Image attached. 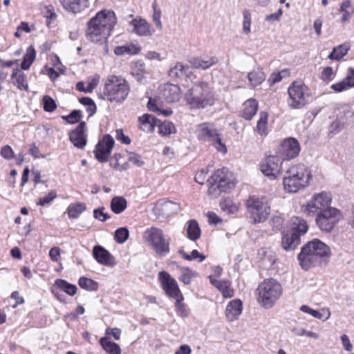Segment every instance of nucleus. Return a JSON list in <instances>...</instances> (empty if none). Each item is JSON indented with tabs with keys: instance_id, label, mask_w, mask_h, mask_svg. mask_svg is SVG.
Returning a JSON list of instances; mask_svg holds the SVG:
<instances>
[{
	"instance_id": "obj_5",
	"label": "nucleus",
	"mask_w": 354,
	"mask_h": 354,
	"mask_svg": "<svg viewBox=\"0 0 354 354\" xmlns=\"http://www.w3.org/2000/svg\"><path fill=\"white\" fill-rule=\"evenodd\" d=\"M130 91V84L125 77L110 75L104 80L100 97L111 103L120 104L127 99Z\"/></svg>"
},
{
	"instance_id": "obj_17",
	"label": "nucleus",
	"mask_w": 354,
	"mask_h": 354,
	"mask_svg": "<svg viewBox=\"0 0 354 354\" xmlns=\"http://www.w3.org/2000/svg\"><path fill=\"white\" fill-rule=\"evenodd\" d=\"M181 209L180 203L165 199L158 201L153 208L157 216L168 218L177 214Z\"/></svg>"
},
{
	"instance_id": "obj_14",
	"label": "nucleus",
	"mask_w": 354,
	"mask_h": 354,
	"mask_svg": "<svg viewBox=\"0 0 354 354\" xmlns=\"http://www.w3.org/2000/svg\"><path fill=\"white\" fill-rule=\"evenodd\" d=\"M248 212L253 221H266L270 214V207L263 198L250 196L246 201Z\"/></svg>"
},
{
	"instance_id": "obj_60",
	"label": "nucleus",
	"mask_w": 354,
	"mask_h": 354,
	"mask_svg": "<svg viewBox=\"0 0 354 354\" xmlns=\"http://www.w3.org/2000/svg\"><path fill=\"white\" fill-rule=\"evenodd\" d=\"M185 259L192 261L198 259L199 262H202L205 259V256L200 253L197 250H194L190 254H185Z\"/></svg>"
},
{
	"instance_id": "obj_62",
	"label": "nucleus",
	"mask_w": 354,
	"mask_h": 354,
	"mask_svg": "<svg viewBox=\"0 0 354 354\" xmlns=\"http://www.w3.org/2000/svg\"><path fill=\"white\" fill-rule=\"evenodd\" d=\"M46 74L49 77L52 81H55L59 76L60 71H56L54 67L44 66Z\"/></svg>"
},
{
	"instance_id": "obj_39",
	"label": "nucleus",
	"mask_w": 354,
	"mask_h": 354,
	"mask_svg": "<svg viewBox=\"0 0 354 354\" xmlns=\"http://www.w3.org/2000/svg\"><path fill=\"white\" fill-rule=\"evenodd\" d=\"M158 133L162 136H168L176 133V129L173 122L164 121L158 123Z\"/></svg>"
},
{
	"instance_id": "obj_53",
	"label": "nucleus",
	"mask_w": 354,
	"mask_h": 354,
	"mask_svg": "<svg viewBox=\"0 0 354 354\" xmlns=\"http://www.w3.org/2000/svg\"><path fill=\"white\" fill-rule=\"evenodd\" d=\"M129 237V230L126 227L118 228L115 232V239L119 243H124Z\"/></svg>"
},
{
	"instance_id": "obj_59",
	"label": "nucleus",
	"mask_w": 354,
	"mask_h": 354,
	"mask_svg": "<svg viewBox=\"0 0 354 354\" xmlns=\"http://www.w3.org/2000/svg\"><path fill=\"white\" fill-rule=\"evenodd\" d=\"M221 209L227 210L229 213L234 214L238 210V207L230 200H225L221 203Z\"/></svg>"
},
{
	"instance_id": "obj_4",
	"label": "nucleus",
	"mask_w": 354,
	"mask_h": 354,
	"mask_svg": "<svg viewBox=\"0 0 354 354\" xmlns=\"http://www.w3.org/2000/svg\"><path fill=\"white\" fill-rule=\"evenodd\" d=\"M185 100L186 105L191 110L212 106L216 100L214 87L207 82H197L187 91Z\"/></svg>"
},
{
	"instance_id": "obj_48",
	"label": "nucleus",
	"mask_w": 354,
	"mask_h": 354,
	"mask_svg": "<svg viewBox=\"0 0 354 354\" xmlns=\"http://www.w3.org/2000/svg\"><path fill=\"white\" fill-rule=\"evenodd\" d=\"M184 297L182 295V298L175 299V307L176 308L178 315L182 317H186L189 315V310L187 308V306L182 302Z\"/></svg>"
},
{
	"instance_id": "obj_63",
	"label": "nucleus",
	"mask_w": 354,
	"mask_h": 354,
	"mask_svg": "<svg viewBox=\"0 0 354 354\" xmlns=\"http://www.w3.org/2000/svg\"><path fill=\"white\" fill-rule=\"evenodd\" d=\"M115 138L121 142L122 144L129 145L131 143V139L129 136L124 135L122 129H117L115 131Z\"/></svg>"
},
{
	"instance_id": "obj_11",
	"label": "nucleus",
	"mask_w": 354,
	"mask_h": 354,
	"mask_svg": "<svg viewBox=\"0 0 354 354\" xmlns=\"http://www.w3.org/2000/svg\"><path fill=\"white\" fill-rule=\"evenodd\" d=\"M308 229L306 223H292L290 229L281 233V246L286 252L295 250L301 243V236Z\"/></svg>"
},
{
	"instance_id": "obj_58",
	"label": "nucleus",
	"mask_w": 354,
	"mask_h": 354,
	"mask_svg": "<svg viewBox=\"0 0 354 354\" xmlns=\"http://www.w3.org/2000/svg\"><path fill=\"white\" fill-rule=\"evenodd\" d=\"M300 310L304 313H308L310 315H312L313 317H315L317 319H322L323 317L322 313H321L320 311H318L317 310H314L306 305H302L300 307Z\"/></svg>"
},
{
	"instance_id": "obj_38",
	"label": "nucleus",
	"mask_w": 354,
	"mask_h": 354,
	"mask_svg": "<svg viewBox=\"0 0 354 354\" xmlns=\"http://www.w3.org/2000/svg\"><path fill=\"white\" fill-rule=\"evenodd\" d=\"M248 80L253 87L260 85L266 79V75L261 70H253L248 75Z\"/></svg>"
},
{
	"instance_id": "obj_33",
	"label": "nucleus",
	"mask_w": 354,
	"mask_h": 354,
	"mask_svg": "<svg viewBox=\"0 0 354 354\" xmlns=\"http://www.w3.org/2000/svg\"><path fill=\"white\" fill-rule=\"evenodd\" d=\"M36 58V50L33 46H30L27 48L26 52L23 57L21 63V68L22 70H28Z\"/></svg>"
},
{
	"instance_id": "obj_61",
	"label": "nucleus",
	"mask_w": 354,
	"mask_h": 354,
	"mask_svg": "<svg viewBox=\"0 0 354 354\" xmlns=\"http://www.w3.org/2000/svg\"><path fill=\"white\" fill-rule=\"evenodd\" d=\"M56 197H57L56 192L51 191L47 195L44 196L42 198H40L38 204L41 206H44V205L50 203Z\"/></svg>"
},
{
	"instance_id": "obj_26",
	"label": "nucleus",
	"mask_w": 354,
	"mask_h": 354,
	"mask_svg": "<svg viewBox=\"0 0 354 354\" xmlns=\"http://www.w3.org/2000/svg\"><path fill=\"white\" fill-rule=\"evenodd\" d=\"M12 83L20 91H28L29 86L26 74L18 68H14L10 76Z\"/></svg>"
},
{
	"instance_id": "obj_7",
	"label": "nucleus",
	"mask_w": 354,
	"mask_h": 354,
	"mask_svg": "<svg viewBox=\"0 0 354 354\" xmlns=\"http://www.w3.org/2000/svg\"><path fill=\"white\" fill-rule=\"evenodd\" d=\"M207 194L213 197H218L223 192H226L234 187L232 174L228 169L223 167L214 171L207 180Z\"/></svg>"
},
{
	"instance_id": "obj_21",
	"label": "nucleus",
	"mask_w": 354,
	"mask_h": 354,
	"mask_svg": "<svg viewBox=\"0 0 354 354\" xmlns=\"http://www.w3.org/2000/svg\"><path fill=\"white\" fill-rule=\"evenodd\" d=\"M138 128L147 133H153L160 120L155 116L145 113L138 118Z\"/></svg>"
},
{
	"instance_id": "obj_52",
	"label": "nucleus",
	"mask_w": 354,
	"mask_h": 354,
	"mask_svg": "<svg viewBox=\"0 0 354 354\" xmlns=\"http://www.w3.org/2000/svg\"><path fill=\"white\" fill-rule=\"evenodd\" d=\"M180 271L181 274L179 277V280L185 284H189L191 283L192 278L194 276V273L188 268H182Z\"/></svg>"
},
{
	"instance_id": "obj_51",
	"label": "nucleus",
	"mask_w": 354,
	"mask_h": 354,
	"mask_svg": "<svg viewBox=\"0 0 354 354\" xmlns=\"http://www.w3.org/2000/svg\"><path fill=\"white\" fill-rule=\"evenodd\" d=\"M43 15L44 17L46 18L47 26H49L51 21L55 19L57 17L54 6L51 4L47 5L44 7Z\"/></svg>"
},
{
	"instance_id": "obj_3",
	"label": "nucleus",
	"mask_w": 354,
	"mask_h": 354,
	"mask_svg": "<svg viewBox=\"0 0 354 354\" xmlns=\"http://www.w3.org/2000/svg\"><path fill=\"white\" fill-rule=\"evenodd\" d=\"M332 201L330 193L322 192L315 194L305 207V213L310 217H315V221L333 220L339 221L342 218L339 209L329 207Z\"/></svg>"
},
{
	"instance_id": "obj_64",
	"label": "nucleus",
	"mask_w": 354,
	"mask_h": 354,
	"mask_svg": "<svg viewBox=\"0 0 354 354\" xmlns=\"http://www.w3.org/2000/svg\"><path fill=\"white\" fill-rule=\"evenodd\" d=\"M104 211V207L95 209L93 212L95 218L100 221H105L106 219L110 218L109 215Z\"/></svg>"
},
{
	"instance_id": "obj_27",
	"label": "nucleus",
	"mask_w": 354,
	"mask_h": 354,
	"mask_svg": "<svg viewBox=\"0 0 354 354\" xmlns=\"http://www.w3.org/2000/svg\"><path fill=\"white\" fill-rule=\"evenodd\" d=\"M110 166L116 171L127 170L129 167L127 156L125 153H115L110 159Z\"/></svg>"
},
{
	"instance_id": "obj_29",
	"label": "nucleus",
	"mask_w": 354,
	"mask_h": 354,
	"mask_svg": "<svg viewBox=\"0 0 354 354\" xmlns=\"http://www.w3.org/2000/svg\"><path fill=\"white\" fill-rule=\"evenodd\" d=\"M93 254L94 258L99 263L105 266L113 265V263L112 262V256L103 247L100 245L95 246L93 250Z\"/></svg>"
},
{
	"instance_id": "obj_10",
	"label": "nucleus",
	"mask_w": 354,
	"mask_h": 354,
	"mask_svg": "<svg viewBox=\"0 0 354 354\" xmlns=\"http://www.w3.org/2000/svg\"><path fill=\"white\" fill-rule=\"evenodd\" d=\"M197 138L203 142H209L218 152L225 153L227 147L222 142L221 138L214 125L209 122L198 124L196 129Z\"/></svg>"
},
{
	"instance_id": "obj_41",
	"label": "nucleus",
	"mask_w": 354,
	"mask_h": 354,
	"mask_svg": "<svg viewBox=\"0 0 354 354\" xmlns=\"http://www.w3.org/2000/svg\"><path fill=\"white\" fill-rule=\"evenodd\" d=\"M86 205L84 203L71 204L67 208V212L70 218H77L84 210Z\"/></svg>"
},
{
	"instance_id": "obj_49",
	"label": "nucleus",
	"mask_w": 354,
	"mask_h": 354,
	"mask_svg": "<svg viewBox=\"0 0 354 354\" xmlns=\"http://www.w3.org/2000/svg\"><path fill=\"white\" fill-rule=\"evenodd\" d=\"M290 330L293 334L297 336L306 335L308 337H311L315 339L319 338V335L317 333L313 331L306 330L301 327L294 326L290 329Z\"/></svg>"
},
{
	"instance_id": "obj_2",
	"label": "nucleus",
	"mask_w": 354,
	"mask_h": 354,
	"mask_svg": "<svg viewBox=\"0 0 354 354\" xmlns=\"http://www.w3.org/2000/svg\"><path fill=\"white\" fill-rule=\"evenodd\" d=\"M331 257L330 247L318 239L308 241L297 256L301 268L308 270L313 267L326 266Z\"/></svg>"
},
{
	"instance_id": "obj_12",
	"label": "nucleus",
	"mask_w": 354,
	"mask_h": 354,
	"mask_svg": "<svg viewBox=\"0 0 354 354\" xmlns=\"http://www.w3.org/2000/svg\"><path fill=\"white\" fill-rule=\"evenodd\" d=\"M284 161L274 151L269 152L259 163V170L270 180L278 178L283 172V162Z\"/></svg>"
},
{
	"instance_id": "obj_34",
	"label": "nucleus",
	"mask_w": 354,
	"mask_h": 354,
	"mask_svg": "<svg viewBox=\"0 0 354 354\" xmlns=\"http://www.w3.org/2000/svg\"><path fill=\"white\" fill-rule=\"evenodd\" d=\"M268 114L266 111H261L259 119L257 121L255 131L261 136H266L268 133Z\"/></svg>"
},
{
	"instance_id": "obj_54",
	"label": "nucleus",
	"mask_w": 354,
	"mask_h": 354,
	"mask_svg": "<svg viewBox=\"0 0 354 354\" xmlns=\"http://www.w3.org/2000/svg\"><path fill=\"white\" fill-rule=\"evenodd\" d=\"M153 13V20L156 24L157 28L159 29L162 28V22L160 20L161 18V10L158 8V4L156 0H155L152 5Z\"/></svg>"
},
{
	"instance_id": "obj_28",
	"label": "nucleus",
	"mask_w": 354,
	"mask_h": 354,
	"mask_svg": "<svg viewBox=\"0 0 354 354\" xmlns=\"http://www.w3.org/2000/svg\"><path fill=\"white\" fill-rule=\"evenodd\" d=\"M210 283L215 288H216L220 292H222L223 297L231 298L234 295V290L231 287V282L228 280H217L212 278L211 276L209 277Z\"/></svg>"
},
{
	"instance_id": "obj_55",
	"label": "nucleus",
	"mask_w": 354,
	"mask_h": 354,
	"mask_svg": "<svg viewBox=\"0 0 354 354\" xmlns=\"http://www.w3.org/2000/svg\"><path fill=\"white\" fill-rule=\"evenodd\" d=\"M82 117V111L80 110H74L71 112L67 116L64 118L69 124H75L78 122Z\"/></svg>"
},
{
	"instance_id": "obj_6",
	"label": "nucleus",
	"mask_w": 354,
	"mask_h": 354,
	"mask_svg": "<svg viewBox=\"0 0 354 354\" xmlns=\"http://www.w3.org/2000/svg\"><path fill=\"white\" fill-rule=\"evenodd\" d=\"M311 179L310 169L303 163H297L286 171L283 184L286 192L295 193L306 187Z\"/></svg>"
},
{
	"instance_id": "obj_22",
	"label": "nucleus",
	"mask_w": 354,
	"mask_h": 354,
	"mask_svg": "<svg viewBox=\"0 0 354 354\" xmlns=\"http://www.w3.org/2000/svg\"><path fill=\"white\" fill-rule=\"evenodd\" d=\"M63 8L73 14L81 13L89 7V0H59Z\"/></svg>"
},
{
	"instance_id": "obj_46",
	"label": "nucleus",
	"mask_w": 354,
	"mask_h": 354,
	"mask_svg": "<svg viewBox=\"0 0 354 354\" xmlns=\"http://www.w3.org/2000/svg\"><path fill=\"white\" fill-rule=\"evenodd\" d=\"M79 102L86 106L88 116H92L96 112L97 107L94 101L89 97H82L79 98Z\"/></svg>"
},
{
	"instance_id": "obj_44",
	"label": "nucleus",
	"mask_w": 354,
	"mask_h": 354,
	"mask_svg": "<svg viewBox=\"0 0 354 354\" xmlns=\"http://www.w3.org/2000/svg\"><path fill=\"white\" fill-rule=\"evenodd\" d=\"M337 71V68L334 70L331 66L324 67L320 73L319 77L324 82L328 83L335 79Z\"/></svg>"
},
{
	"instance_id": "obj_24",
	"label": "nucleus",
	"mask_w": 354,
	"mask_h": 354,
	"mask_svg": "<svg viewBox=\"0 0 354 354\" xmlns=\"http://www.w3.org/2000/svg\"><path fill=\"white\" fill-rule=\"evenodd\" d=\"M162 93L165 101L169 103L178 102L181 97L180 88L176 84H165Z\"/></svg>"
},
{
	"instance_id": "obj_25",
	"label": "nucleus",
	"mask_w": 354,
	"mask_h": 354,
	"mask_svg": "<svg viewBox=\"0 0 354 354\" xmlns=\"http://www.w3.org/2000/svg\"><path fill=\"white\" fill-rule=\"evenodd\" d=\"M259 109V104L256 99L250 98L242 104L240 116L245 120H250L256 115Z\"/></svg>"
},
{
	"instance_id": "obj_47",
	"label": "nucleus",
	"mask_w": 354,
	"mask_h": 354,
	"mask_svg": "<svg viewBox=\"0 0 354 354\" xmlns=\"http://www.w3.org/2000/svg\"><path fill=\"white\" fill-rule=\"evenodd\" d=\"M351 6V2L350 0H344L340 5L339 8V12L342 13V16L341 17V22L344 24L348 22L351 17V12L348 11V8Z\"/></svg>"
},
{
	"instance_id": "obj_35",
	"label": "nucleus",
	"mask_w": 354,
	"mask_h": 354,
	"mask_svg": "<svg viewBox=\"0 0 354 354\" xmlns=\"http://www.w3.org/2000/svg\"><path fill=\"white\" fill-rule=\"evenodd\" d=\"M141 50V48L133 44H129L124 46H116L114 49V53L117 55H137Z\"/></svg>"
},
{
	"instance_id": "obj_16",
	"label": "nucleus",
	"mask_w": 354,
	"mask_h": 354,
	"mask_svg": "<svg viewBox=\"0 0 354 354\" xmlns=\"http://www.w3.org/2000/svg\"><path fill=\"white\" fill-rule=\"evenodd\" d=\"M114 145L115 140L111 135L103 136L95 145L93 151L96 160L102 163L107 162Z\"/></svg>"
},
{
	"instance_id": "obj_56",
	"label": "nucleus",
	"mask_w": 354,
	"mask_h": 354,
	"mask_svg": "<svg viewBox=\"0 0 354 354\" xmlns=\"http://www.w3.org/2000/svg\"><path fill=\"white\" fill-rule=\"evenodd\" d=\"M0 155L4 159L10 160L15 158V153L10 145H4L0 149Z\"/></svg>"
},
{
	"instance_id": "obj_19",
	"label": "nucleus",
	"mask_w": 354,
	"mask_h": 354,
	"mask_svg": "<svg viewBox=\"0 0 354 354\" xmlns=\"http://www.w3.org/2000/svg\"><path fill=\"white\" fill-rule=\"evenodd\" d=\"M86 124L82 121L68 133L69 140L73 145L80 149H84L87 144Z\"/></svg>"
},
{
	"instance_id": "obj_18",
	"label": "nucleus",
	"mask_w": 354,
	"mask_h": 354,
	"mask_svg": "<svg viewBox=\"0 0 354 354\" xmlns=\"http://www.w3.org/2000/svg\"><path fill=\"white\" fill-rule=\"evenodd\" d=\"M158 278L161 283L162 288L165 293L174 299L182 298V293L178 288L176 281L172 278L170 274L165 271H160L158 273Z\"/></svg>"
},
{
	"instance_id": "obj_50",
	"label": "nucleus",
	"mask_w": 354,
	"mask_h": 354,
	"mask_svg": "<svg viewBox=\"0 0 354 354\" xmlns=\"http://www.w3.org/2000/svg\"><path fill=\"white\" fill-rule=\"evenodd\" d=\"M44 110L46 112H53L57 109L55 101L49 95H46L42 98Z\"/></svg>"
},
{
	"instance_id": "obj_42",
	"label": "nucleus",
	"mask_w": 354,
	"mask_h": 354,
	"mask_svg": "<svg viewBox=\"0 0 354 354\" xmlns=\"http://www.w3.org/2000/svg\"><path fill=\"white\" fill-rule=\"evenodd\" d=\"M78 285L87 291H97L99 286L97 281L86 277H81L79 279Z\"/></svg>"
},
{
	"instance_id": "obj_20",
	"label": "nucleus",
	"mask_w": 354,
	"mask_h": 354,
	"mask_svg": "<svg viewBox=\"0 0 354 354\" xmlns=\"http://www.w3.org/2000/svg\"><path fill=\"white\" fill-rule=\"evenodd\" d=\"M130 24L133 26V32L138 36H151L153 30L146 19L137 17L131 21Z\"/></svg>"
},
{
	"instance_id": "obj_40",
	"label": "nucleus",
	"mask_w": 354,
	"mask_h": 354,
	"mask_svg": "<svg viewBox=\"0 0 354 354\" xmlns=\"http://www.w3.org/2000/svg\"><path fill=\"white\" fill-rule=\"evenodd\" d=\"M127 203L122 196H115L111 201V209L115 214H120L127 208Z\"/></svg>"
},
{
	"instance_id": "obj_43",
	"label": "nucleus",
	"mask_w": 354,
	"mask_h": 354,
	"mask_svg": "<svg viewBox=\"0 0 354 354\" xmlns=\"http://www.w3.org/2000/svg\"><path fill=\"white\" fill-rule=\"evenodd\" d=\"M189 70V66L183 65L180 62H178L169 71V75L171 78H179L186 75Z\"/></svg>"
},
{
	"instance_id": "obj_45",
	"label": "nucleus",
	"mask_w": 354,
	"mask_h": 354,
	"mask_svg": "<svg viewBox=\"0 0 354 354\" xmlns=\"http://www.w3.org/2000/svg\"><path fill=\"white\" fill-rule=\"evenodd\" d=\"M187 227V237L193 241H196L200 238L201 228L198 223H188Z\"/></svg>"
},
{
	"instance_id": "obj_23",
	"label": "nucleus",
	"mask_w": 354,
	"mask_h": 354,
	"mask_svg": "<svg viewBox=\"0 0 354 354\" xmlns=\"http://www.w3.org/2000/svg\"><path fill=\"white\" fill-rule=\"evenodd\" d=\"M353 87H354V68L351 67L348 69L345 78L330 86L335 93H340Z\"/></svg>"
},
{
	"instance_id": "obj_8",
	"label": "nucleus",
	"mask_w": 354,
	"mask_h": 354,
	"mask_svg": "<svg viewBox=\"0 0 354 354\" xmlns=\"http://www.w3.org/2000/svg\"><path fill=\"white\" fill-rule=\"evenodd\" d=\"M258 300L265 308L272 307L282 292L281 284L274 279H267L257 288Z\"/></svg>"
},
{
	"instance_id": "obj_30",
	"label": "nucleus",
	"mask_w": 354,
	"mask_h": 354,
	"mask_svg": "<svg viewBox=\"0 0 354 354\" xmlns=\"http://www.w3.org/2000/svg\"><path fill=\"white\" fill-rule=\"evenodd\" d=\"M241 301L240 299H234L227 304L225 310V315L228 320L233 321L241 315Z\"/></svg>"
},
{
	"instance_id": "obj_31",
	"label": "nucleus",
	"mask_w": 354,
	"mask_h": 354,
	"mask_svg": "<svg viewBox=\"0 0 354 354\" xmlns=\"http://www.w3.org/2000/svg\"><path fill=\"white\" fill-rule=\"evenodd\" d=\"M191 65L195 68L207 69L214 65L218 62V59L216 57H212L206 59L201 57H193L189 60Z\"/></svg>"
},
{
	"instance_id": "obj_13",
	"label": "nucleus",
	"mask_w": 354,
	"mask_h": 354,
	"mask_svg": "<svg viewBox=\"0 0 354 354\" xmlns=\"http://www.w3.org/2000/svg\"><path fill=\"white\" fill-rule=\"evenodd\" d=\"M145 241L149 243L159 256H165L169 252V242L163 235L162 231L156 227L147 230L143 234Z\"/></svg>"
},
{
	"instance_id": "obj_36",
	"label": "nucleus",
	"mask_w": 354,
	"mask_h": 354,
	"mask_svg": "<svg viewBox=\"0 0 354 354\" xmlns=\"http://www.w3.org/2000/svg\"><path fill=\"white\" fill-rule=\"evenodd\" d=\"M54 286L70 296H74L77 290L75 285L71 284L62 279H57Z\"/></svg>"
},
{
	"instance_id": "obj_37",
	"label": "nucleus",
	"mask_w": 354,
	"mask_h": 354,
	"mask_svg": "<svg viewBox=\"0 0 354 354\" xmlns=\"http://www.w3.org/2000/svg\"><path fill=\"white\" fill-rule=\"evenodd\" d=\"M100 343L108 354H121L120 346L115 342H111L107 337H102L100 339Z\"/></svg>"
},
{
	"instance_id": "obj_15",
	"label": "nucleus",
	"mask_w": 354,
	"mask_h": 354,
	"mask_svg": "<svg viewBox=\"0 0 354 354\" xmlns=\"http://www.w3.org/2000/svg\"><path fill=\"white\" fill-rule=\"evenodd\" d=\"M300 151L299 141L295 138L289 137L281 140L274 151L283 161H290L297 158Z\"/></svg>"
},
{
	"instance_id": "obj_1",
	"label": "nucleus",
	"mask_w": 354,
	"mask_h": 354,
	"mask_svg": "<svg viewBox=\"0 0 354 354\" xmlns=\"http://www.w3.org/2000/svg\"><path fill=\"white\" fill-rule=\"evenodd\" d=\"M116 23L117 17L113 10L103 9L97 12L86 23V39L94 44H106Z\"/></svg>"
},
{
	"instance_id": "obj_9",
	"label": "nucleus",
	"mask_w": 354,
	"mask_h": 354,
	"mask_svg": "<svg viewBox=\"0 0 354 354\" xmlns=\"http://www.w3.org/2000/svg\"><path fill=\"white\" fill-rule=\"evenodd\" d=\"M287 104L291 109H301L309 101V88L301 80L293 81L288 88Z\"/></svg>"
},
{
	"instance_id": "obj_32",
	"label": "nucleus",
	"mask_w": 354,
	"mask_h": 354,
	"mask_svg": "<svg viewBox=\"0 0 354 354\" xmlns=\"http://www.w3.org/2000/svg\"><path fill=\"white\" fill-rule=\"evenodd\" d=\"M350 50V46L344 43L334 47L332 52L328 55V58L330 60L340 61L347 55Z\"/></svg>"
},
{
	"instance_id": "obj_57",
	"label": "nucleus",
	"mask_w": 354,
	"mask_h": 354,
	"mask_svg": "<svg viewBox=\"0 0 354 354\" xmlns=\"http://www.w3.org/2000/svg\"><path fill=\"white\" fill-rule=\"evenodd\" d=\"M243 30L246 34L250 32L251 25V15L249 10H245L243 12Z\"/></svg>"
}]
</instances>
